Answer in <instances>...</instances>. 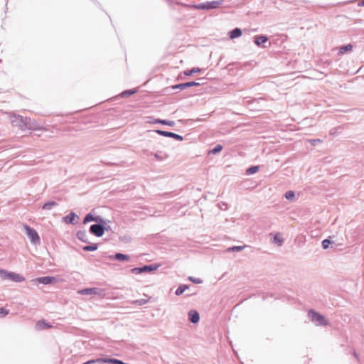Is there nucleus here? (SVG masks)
<instances>
[{
    "label": "nucleus",
    "instance_id": "f257e3e1",
    "mask_svg": "<svg viewBox=\"0 0 364 364\" xmlns=\"http://www.w3.org/2000/svg\"><path fill=\"white\" fill-rule=\"evenodd\" d=\"M308 317L317 326H326L328 325V321L326 317L314 309L309 310Z\"/></svg>",
    "mask_w": 364,
    "mask_h": 364
},
{
    "label": "nucleus",
    "instance_id": "f03ea898",
    "mask_svg": "<svg viewBox=\"0 0 364 364\" xmlns=\"http://www.w3.org/2000/svg\"><path fill=\"white\" fill-rule=\"evenodd\" d=\"M224 2V0H216L212 1H205L200 4L189 5L188 7L197 10H213L218 8Z\"/></svg>",
    "mask_w": 364,
    "mask_h": 364
},
{
    "label": "nucleus",
    "instance_id": "7ed1b4c3",
    "mask_svg": "<svg viewBox=\"0 0 364 364\" xmlns=\"http://www.w3.org/2000/svg\"><path fill=\"white\" fill-rule=\"evenodd\" d=\"M0 277L4 280H10L14 282L20 283L25 281V277L14 272H9L4 269H0Z\"/></svg>",
    "mask_w": 364,
    "mask_h": 364
},
{
    "label": "nucleus",
    "instance_id": "20e7f679",
    "mask_svg": "<svg viewBox=\"0 0 364 364\" xmlns=\"http://www.w3.org/2000/svg\"><path fill=\"white\" fill-rule=\"evenodd\" d=\"M9 114L11 123L14 127H16L21 131H26V122L24 117L13 112H10Z\"/></svg>",
    "mask_w": 364,
    "mask_h": 364
},
{
    "label": "nucleus",
    "instance_id": "39448f33",
    "mask_svg": "<svg viewBox=\"0 0 364 364\" xmlns=\"http://www.w3.org/2000/svg\"><path fill=\"white\" fill-rule=\"evenodd\" d=\"M161 267L159 263H152L150 264H144L141 267H134L131 269V272L134 274H140L142 273H149L157 270Z\"/></svg>",
    "mask_w": 364,
    "mask_h": 364
},
{
    "label": "nucleus",
    "instance_id": "423d86ee",
    "mask_svg": "<svg viewBox=\"0 0 364 364\" xmlns=\"http://www.w3.org/2000/svg\"><path fill=\"white\" fill-rule=\"evenodd\" d=\"M104 218H101L96 220L95 224L90 226L89 232L90 234L100 237L104 235Z\"/></svg>",
    "mask_w": 364,
    "mask_h": 364
},
{
    "label": "nucleus",
    "instance_id": "0eeeda50",
    "mask_svg": "<svg viewBox=\"0 0 364 364\" xmlns=\"http://www.w3.org/2000/svg\"><path fill=\"white\" fill-rule=\"evenodd\" d=\"M24 229L26 230V234L27 237L29 238L32 244H40L41 238L38 235V232L33 228L30 227L28 225H24Z\"/></svg>",
    "mask_w": 364,
    "mask_h": 364
},
{
    "label": "nucleus",
    "instance_id": "6e6552de",
    "mask_svg": "<svg viewBox=\"0 0 364 364\" xmlns=\"http://www.w3.org/2000/svg\"><path fill=\"white\" fill-rule=\"evenodd\" d=\"M203 80V78H199L198 79V81H189V82H183V83H179V84H176V85H172L171 87H169L168 88L169 89H171V90H184V89H186V88H189V87H197V86H200V85L203 84V82H200V81H202Z\"/></svg>",
    "mask_w": 364,
    "mask_h": 364
},
{
    "label": "nucleus",
    "instance_id": "1a4fd4ad",
    "mask_svg": "<svg viewBox=\"0 0 364 364\" xmlns=\"http://www.w3.org/2000/svg\"><path fill=\"white\" fill-rule=\"evenodd\" d=\"M25 121L26 122V130H32V131H41L46 130L44 127L38 123L35 119H33L30 117H25Z\"/></svg>",
    "mask_w": 364,
    "mask_h": 364
},
{
    "label": "nucleus",
    "instance_id": "9d476101",
    "mask_svg": "<svg viewBox=\"0 0 364 364\" xmlns=\"http://www.w3.org/2000/svg\"><path fill=\"white\" fill-rule=\"evenodd\" d=\"M149 132H156V134H158L160 136L173 138L175 140L178 141H181L183 140V137L181 135L171 132H168V131H165V130H162V129H155V130H150V131H149Z\"/></svg>",
    "mask_w": 364,
    "mask_h": 364
},
{
    "label": "nucleus",
    "instance_id": "9b49d317",
    "mask_svg": "<svg viewBox=\"0 0 364 364\" xmlns=\"http://www.w3.org/2000/svg\"><path fill=\"white\" fill-rule=\"evenodd\" d=\"M38 284H42L44 285L55 284L58 282V278L53 276H44L37 277L34 280Z\"/></svg>",
    "mask_w": 364,
    "mask_h": 364
},
{
    "label": "nucleus",
    "instance_id": "f8f14e48",
    "mask_svg": "<svg viewBox=\"0 0 364 364\" xmlns=\"http://www.w3.org/2000/svg\"><path fill=\"white\" fill-rule=\"evenodd\" d=\"M269 41V37L266 35H256L253 37L254 43L259 47L267 48L265 43Z\"/></svg>",
    "mask_w": 364,
    "mask_h": 364
},
{
    "label": "nucleus",
    "instance_id": "ddd939ff",
    "mask_svg": "<svg viewBox=\"0 0 364 364\" xmlns=\"http://www.w3.org/2000/svg\"><path fill=\"white\" fill-rule=\"evenodd\" d=\"M109 258L111 260L119 262H129L130 260L129 255L122 252H116L114 255H111L109 256Z\"/></svg>",
    "mask_w": 364,
    "mask_h": 364
},
{
    "label": "nucleus",
    "instance_id": "4468645a",
    "mask_svg": "<svg viewBox=\"0 0 364 364\" xmlns=\"http://www.w3.org/2000/svg\"><path fill=\"white\" fill-rule=\"evenodd\" d=\"M102 289L97 287H88L80 290V293L82 295H100Z\"/></svg>",
    "mask_w": 364,
    "mask_h": 364
},
{
    "label": "nucleus",
    "instance_id": "2eb2a0df",
    "mask_svg": "<svg viewBox=\"0 0 364 364\" xmlns=\"http://www.w3.org/2000/svg\"><path fill=\"white\" fill-rule=\"evenodd\" d=\"M150 120L147 121L149 123L152 124H160L162 125L169 126V127H173L175 126L176 123L174 121H171L168 119H154V117H150Z\"/></svg>",
    "mask_w": 364,
    "mask_h": 364
},
{
    "label": "nucleus",
    "instance_id": "dca6fc26",
    "mask_svg": "<svg viewBox=\"0 0 364 364\" xmlns=\"http://www.w3.org/2000/svg\"><path fill=\"white\" fill-rule=\"evenodd\" d=\"M188 319L190 323L196 324L200 321V314L198 311L191 309L188 312Z\"/></svg>",
    "mask_w": 364,
    "mask_h": 364
},
{
    "label": "nucleus",
    "instance_id": "f3484780",
    "mask_svg": "<svg viewBox=\"0 0 364 364\" xmlns=\"http://www.w3.org/2000/svg\"><path fill=\"white\" fill-rule=\"evenodd\" d=\"M78 218V215L75 212L71 211L69 214L63 217V221L66 224L75 225L76 223L75 220Z\"/></svg>",
    "mask_w": 364,
    "mask_h": 364
},
{
    "label": "nucleus",
    "instance_id": "a211bd4d",
    "mask_svg": "<svg viewBox=\"0 0 364 364\" xmlns=\"http://www.w3.org/2000/svg\"><path fill=\"white\" fill-rule=\"evenodd\" d=\"M101 218H102L101 215H95L92 211L85 215L82 223L83 224H87L90 222H96V220H98V219Z\"/></svg>",
    "mask_w": 364,
    "mask_h": 364
},
{
    "label": "nucleus",
    "instance_id": "6ab92c4d",
    "mask_svg": "<svg viewBox=\"0 0 364 364\" xmlns=\"http://www.w3.org/2000/svg\"><path fill=\"white\" fill-rule=\"evenodd\" d=\"M36 328L38 330L49 329L52 328V325L45 319H41L37 321Z\"/></svg>",
    "mask_w": 364,
    "mask_h": 364
},
{
    "label": "nucleus",
    "instance_id": "aec40b11",
    "mask_svg": "<svg viewBox=\"0 0 364 364\" xmlns=\"http://www.w3.org/2000/svg\"><path fill=\"white\" fill-rule=\"evenodd\" d=\"M242 29L240 28H235L232 30H231L230 31H229V33H228L229 38L230 39H235V38H239L242 36Z\"/></svg>",
    "mask_w": 364,
    "mask_h": 364
},
{
    "label": "nucleus",
    "instance_id": "412c9836",
    "mask_svg": "<svg viewBox=\"0 0 364 364\" xmlns=\"http://www.w3.org/2000/svg\"><path fill=\"white\" fill-rule=\"evenodd\" d=\"M353 45L351 43H348L346 45H343L339 47L338 49V54L339 55H344L346 53H348L353 50Z\"/></svg>",
    "mask_w": 364,
    "mask_h": 364
},
{
    "label": "nucleus",
    "instance_id": "4be33fe9",
    "mask_svg": "<svg viewBox=\"0 0 364 364\" xmlns=\"http://www.w3.org/2000/svg\"><path fill=\"white\" fill-rule=\"evenodd\" d=\"M76 237L79 240H80L83 242L90 243V242L88 241L87 235V232L85 230H78L76 232Z\"/></svg>",
    "mask_w": 364,
    "mask_h": 364
},
{
    "label": "nucleus",
    "instance_id": "5701e85b",
    "mask_svg": "<svg viewBox=\"0 0 364 364\" xmlns=\"http://www.w3.org/2000/svg\"><path fill=\"white\" fill-rule=\"evenodd\" d=\"M138 92L137 88H133L129 90H125L119 94V97L122 98L128 97Z\"/></svg>",
    "mask_w": 364,
    "mask_h": 364
},
{
    "label": "nucleus",
    "instance_id": "b1692460",
    "mask_svg": "<svg viewBox=\"0 0 364 364\" xmlns=\"http://www.w3.org/2000/svg\"><path fill=\"white\" fill-rule=\"evenodd\" d=\"M116 360L114 358H99L97 361L101 364H115Z\"/></svg>",
    "mask_w": 364,
    "mask_h": 364
},
{
    "label": "nucleus",
    "instance_id": "393cba45",
    "mask_svg": "<svg viewBox=\"0 0 364 364\" xmlns=\"http://www.w3.org/2000/svg\"><path fill=\"white\" fill-rule=\"evenodd\" d=\"M98 248V245L97 243H89L87 245H85L82 247L83 251L85 252H94L97 250Z\"/></svg>",
    "mask_w": 364,
    "mask_h": 364
},
{
    "label": "nucleus",
    "instance_id": "a878e982",
    "mask_svg": "<svg viewBox=\"0 0 364 364\" xmlns=\"http://www.w3.org/2000/svg\"><path fill=\"white\" fill-rule=\"evenodd\" d=\"M58 205V203L54 200H49L43 203L42 205L43 210H50L53 207H55Z\"/></svg>",
    "mask_w": 364,
    "mask_h": 364
},
{
    "label": "nucleus",
    "instance_id": "bb28decb",
    "mask_svg": "<svg viewBox=\"0 0 364 364\" xmlns=\"http://www.w3.org/2000/svg\"><path fill=\"white\" fill-rule=\"evenodd\" d=\"M190 286L188 284H180L175 291L177 296L181 295L186 290L188 289Z\"/></svg>",
    "mask_w": 364,
    "mask_h": 364
},
{
    "label": "nucleus",
    "instance_id": "cd10ccee",
    "mask_svg": "<svg viewBox=\"0 0 364 364\" xmlns=\"http://www.w3.org/2000/svg\"><path fill=\"white\" fill-rule=\"evenodd\" d=\"M223 145L218 144L215 145L213 149L209 150L208 154L215 155V154L220 153L223 150Z\"/></svg>",
    "mask_w": 364,
    "mask_h": 364
},
{
    "label": "nucleus",
    "instance_id": "c85d7f7f",
    "mask_svg": "<svg viewBox=\"0 0 364 364\" xmlns=\"http://www.w3.org/2000/svg\"><path fill=\"white\" fill-rule=\"evenodd\" d=\"M259 169V166H251L246 169L247 175H252L257 173Z\"/></svg>",
    "mask_w": 364,
    "mask_h": 364
},
{
    "label": "nucleus",
    "instance_id": "c756f323",
    "mask_svg": "<svg viewBox=\"0 0 364 364\" xmlns=\"http://www.w3.org/2000/svg\"><path fill=\"white\" fill-rule=\"evenodd\" d=\"M334 242L332 241L331 239H330V237L328 238H326V239H324L322 242H321V246H322V248L323 250H326L328 248L330 247V245L333 244Z\"/></svg>",
    "mask_w": 364,
    "mask_h": 364
},
{
    "label": "nucleus",
    "instance_id": "7c9ffc66",
    "mask_svg": "<svg viewBox=\"0 0 364 364\" xmlns=\"http://www.w3.org/2000/svg\"><path fill=\"white\" fill-rule=\"evenodd\" d=\"M245 246H232L225 250V252H240L242 250H244Z\"/></svg>",
    "mask_w": 364,
    "mask_h": 364
},
{
    "label": "nucleus",
    "instance_id": "2f4dec72",
    "mask_svg": "<svg viewBox=\"0 0 364 364\" xmlns=\"http://www.w3.org/2000/svg\"><path fill=\"white\" fill-rule=\"evenodd\" d=\"M201 71V69L199 68H193L189 70H186L184 71V75L186 76H190L194 73H200Z\"/></svg>",
    "mask_w": 364,
    "mask_h": 364
},
{
    "label": "nucleus",
    "instance_id": "473e14b6",
    "mask_svg": "<svg viewBox=\"0 0 364 364\" xmlns=\"http://www.w3.org/2000/svg\"><path fill=\"white\" fill-rule=\"evenodd\" d=\"M148 301H149V299H136V300L132 301L131 304L133 305H135V306H143V305L147 304Z\"/></svg>",
    "mask_w": 364,
    "mask_h": 364
},
{
    "label": "nucleus",
    "instance_id": "72a5a7b5",
    "mask_svg": "<svg viewBox=\"0 0 364 364\" xmlns=\"http://www.w3.org/2000/svg\"><path fill=\"white\" fill-rule=\"evenodd\" d=\"M284 198L287 200H292L295 198V193L293 191H288L284 194Z\"/></svg>",
    "mask_w": 364,
    "mask_h": 364
},
{
    "label": "nucleus",
    "instance_id": "f704fd0d",
    "mask_svg": "<svg viewBox=\"0 0 364 364\" xmlns=\"http://www.w3.org/2000/svg\"><path fill=\"white\" fill-rule=\"evenodd\" d=\"M188 279L194 283V284H201L203 282L202 279H200V278H197V277H192V276H190L188 277Z\"/></svg>",
    "mask_w": 364,
    "mask_h": 364
},
{
    "label": "nucleus",
    "instance_id": "c9c22d12",
    "mask_svg": "<svg viewBox=\"0 0 364 364\" xmlns=\"http://www.w3.org/2000/svg\"><path fill=\"white\" fill-rule=\"evenodd\" d=\"M9 313V311L5 308H0V317H4L7 316Z\"/></svg>",
    "mask_w": 364,
    "mask_h": 364
},
{
    "label": "nucleus",
    "instance_id": "e433bc0d",
    "mask_svg": "<svg viewBox=\"0 0 364 364\" xmlns=\"http://www.w3.org/2000/svg\"><path fill=\"white\" fill-rule=\"evenodd\" d=\"M109 220H107L104 218V232L105 231H109L111 230V227L107 225V223H109Z\"/></svg>",
    "mask_w": 364,
    "mask_h": 364
},
{
    "label": "nucleus",
    "instance_id": "4c0bfd02",
    "mask_svg": "<svg viewBox=\"0 0 364 364\" xmlns=\"http://www.w3.org/2000/svg\"><path fill=\"white\" fill-rule=\"evenodd\" d=\"M274 241L278 244V245L281 246L283 243V240L281 239L278 235H275L274 237Z\"/></svg>",
    "mask_w": 364,
    "mask_h": 364
},
{
    "label": "nucleus",
    "instance_id": "58836bf2",
    "mask_svg": "<svg viewBox=\"0 0 364 364\" xmlns=\"http://www.w3.org/2000/svg\"><path fill=\"white\" fill-rule=\"evenodd\" d=\"M97 360V359H91V360H89L83 363L82 364H95V363H98V362Z\"/></svg>",
    "mask_w": 364,
    "mask_h": 364
},
{
    "label": "nucleus",
    "instance_id": "ea45409f",
    "mask_svg": "<svg viewBox=\"0 0 364 364\" xmlns=\"http://www.w3.org/2000/svg\"><path fill=\"white\" fill-rule=\"evenodd\" d=\"M154 157L158 159L159 161H162L164 159V157L161 156L159 153L154 154Z\"/></svg>",
    "mask_w": 364,
    "mask_h": 364
},
{
    "label": "nucleus",
    "instance_id": "a19ab883",
    "mask_svg": "<svg viewBox=\"0 0 364 364\" xmlns=\"http://www.w3.org/2000/svg\"><path fill=\"white\" fill-rule=\"evenodd\" d=\"M318 142H321V139H311V144L312 145H315V144H316V143H318Z\"/></svg>",
    "mask_w": 364,
    "mask_h": 364
},
{
    "label": "nucleus",
    "instance_id": "79ce46f5",
    "mask_svg": "<svg viewBox=\"0 0 364 364\" xmlns=\"http://www.w3.org/2000/svg\"><path fill=\"white\" fill-rule=\"evenodd\" d=\"M358 5L359 6H364V0H360V1L358 2Z\"/></svg>",
    "mask_w": 364,
    "mask_h": 364
},
{
    "label": "nucleus",
    "instance_id": "37998d69",
    "mask_svg": "<svg viewBox=\"0 0 364 364\" xmlns=\"http://www.w3.org/2000/svg\"><path fill=\"white\" fill-rule=\"evenodd\" d=\"M124 362H123L122 360H119V359H117L116 360V363L115 364H124Z\"/></svg>",
    "mask_w": 364,
    "mask_h": 364
},
{
    "label": "nucleus",
    "instance_id": "c03bdc74",
    "mask_svg": "<svg viewBox=\"0 0 364 364\" xmlns=\"http://www.w3.org/2000/svg\"><path fill=\"white\" fill-rule=\"evenodd\" d=\"M325 63L328 66V65H330L332 63V61L331 60H326L325 62Z\"/></svg>",
    "mask_w": 364,
    "mask_h": 364
},
{
    "label": "nucleus",
    "instance_id": "a18cd8bd",
    "mask_svg": "<svg viewBox=\"0 0 364 364\" xmlns=\"http://www.w3.org/2000/svg\"><path fill=\"white\" fill-rule=\"evenodd\" d=\"M353 355L355 358H358V354L355 351L353 353Z\"/></svg>",
    "mask_w": 364,
    "mask_h": 364
}]
</instances>
